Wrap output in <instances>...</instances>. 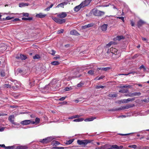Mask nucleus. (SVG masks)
I'll use <instances>...</instances> for the list:
<instances>
[{
  "instance_id": "obj_1",
  "label": "nucleus",
  "mask_w": 149,
  "mask_h": 149,
  "mask_svg": "<svg viewBox=\"0 0 149 149\" xmlns=\"http://www.w3.org/2000/svg\"><path fill=\"white\" fill-rule=\"evenodd\" d=\"M93 14L95 16H100L104 14V12L98 10L96 8H94L92 10Z\"/></svg>"
},
{
  "instance_id": "obj_2",
  "label": "nucleus",
  "mask_w": 149,
  "mask_h": 149,
  "mask_svg": "<svg viewBox=\"0 0 149 149\" xmlns=\"http://www.w3.org/2000/svg\"><path fill=\"white\" fill-rule=\"evenodd\" d=\"M53 138L52 137H47L46 138L41 139L40 142L44 144H47L52 141Z\"/></svg>"
},
{
  "instance_id": "obj_3",
  "label": "nucleus",
  "mask_w": 149,
  "mask_h": 149,
  "mask_svg": "<svg viewBox=\"0 0 149 149\" xmlns=\"http://www.w3.org/2000/svg\"><path fill=\"white\" fill-rule=\"evenodd\" d=\"M91 141L90 140H78L77 141V143L79 145L82 146H85L88 143H90Z\"/></svg>"
},
{
  "instance_id": "obj_4",
  "label": "nucleus",
  "mask_w": 149,
  "mask_h": 149,
  "mask_svg": "<svg viewBox=\"0 0 149 149\" xmlns=\"http://www.w3.org/2000/svg\"><path fill=\"white\" fill-rule=\"evenodd\" d=\"M53 19L56 23L59 24H62L64 23L66 21L65 19H61L56 17L53 18Z\"/></svg>"
},
{
  "instance_id": "obj_5",
  "label": "nucleus",
  "mask_w": 149,
  "mask_h": 149,
  "mask_svg": "<svg viewBox=\"0 0 149 149\" xmlns=\"http://www.w3.org/2000/svg\"><path fill=\"white\" fill-rule=\"evenodd\" d=\"M91 1V0H85L80 4V5H81L83 8L87 6L89 4Z\"/></svg>"
},
{
  "instance_id": "obj_6",
  "label": "nucleus",
  "mask_w": 149,
  "mask_h": 149,
  "mask_svg": "<svg viewBox=\"0 0 149 149\" xmlns=\"http://www.w3.org/2000/svg\"><path fill=\"white\" fill-rule=\"evenodd\" d=\"M88 73L91 75H93L94 74H98L99 72L96 70V69H94L93 70L89 71Z\"/></svg>"
},
{
  "instance_id": "obj_7",
  "label": "nucleus",
  "mask_w": 149,
  "mask_h": 149,
  "mask_svg": "<svg viewBox=\"0 0 149 149\" xmlns=\"http://www.w3.org/2000/svg\"><path fill=\"white\" fill-rule=\"evenodd\" d=\"M134 100V98L132 99L129 98L127 99H124L120 100L122 103H127L130 101H132Z\"/></svg>"
},
{
  "instance_id": "obj_8",
  "label": "nucleus",
  "mask_w": 149,
  "mask_h": 149,
  "mask_svg": "<svg viewBox=\"0 0 149 149\" xmlns=\"http://www.w3.org/2000/svg\"><path fill=\"white\" fill-rule=\"evenodd\" d=\"M146 22L140 19L137 22V26L139 28H140L143 25L145 24Z\"/></svg>"
},
{
  "instance_id": "obj_9",
  "label": "nucleus",
  "mask_w": 149,
  "mask_h": 149,
  "mask_svg": "<svg viewBox=\"0 0 149 149\" xmlns=\"http://www.w3.org/2000/svg\"><path fill=\"white\" fill-rule=\"evenodd\" d=\"M67 16V14L66 13L63 12L59 14L57 16L60 18H64L65 17Z\"/></svg>"
},
{
  "instance_id": "obj_10",
  "label": "nucleus",
  "mask_w": 149,
  "mask_h": 149,
  "mask_svg": "<svg viewBox=\"0 0 149 149\" xmlns=\"http://www.w3.org/2000/svg\"><path fill=\"white\" fill-rule=\"evenodd\" d=\"M31 121L30 120H25L21 121L20 123L21 124L23 125H28L31 124Z\"/></svg>"
},
{
  "instance_id": "obj_11",
  "label": "nucleus",
  "mask_w": 149,
  "mask_h": 149,
  "mask_svg": "<svg viewBox=\"0 0 149 149\" xmlns=\"http://www.w3.org/2000/svg\"><path fill=\"white\" fill-rule=\"evenodd\" d=\"M70 34L72 35H74L77 36L80 35L76 30H74L71 31L70 32Z\"/></svg>"
},
{
  "instance_id": "obj_12",
  "label": "nucleus",
  "mask_w": 149,
  "mask_h": 149,
  "mask_svg": "<svg viewBox=\"0 0 149 149\" xmlns=\"http://www.w3.org/2000/svg\"><path fill=\"white\" fill-rule=\"evenodd\" d=\"M14 117L12 116H10L8 117V120L13 124L16 125L17 124L13 120Z\"/></svg>"
},
{
  "instance_id": "obj_13",
  "label": "nucleus",
  "mask_w": 149,
  "mask_h": 149,
  "mask_svg": "<svg viewBox=\"0 0 149 149\" xmlns=\"http://www.w3.org/2000/svg\"><path fill=\"white\" fill-rule=\"evenodd\" d=\"M110 69V68L109 67H106V68H98L96 69V70L97 71H99L100 70H102L104 71H107L109 70Z\"/></svg>"
},
{
  "instance_id": "obj_14",
  "label": "nucleus",
  "mask_w": 149,
  "mask_h": 149,
  "mask_svg": "<svg viewBox=\"0 0 149 149\" xmlns=\"http://www.w3.org/2000/svg\"><path fill=\"white\" fill-rule=\"evenodd\" d=\"M46 14H43L42 13H40L36 14V17L39 18H42L45 17L46 16Z\"/></svg>"
},
{
  "instance_id": "obj_15",
  "label": "nucleus",
  "mask_w": 149,
  "mask_h": 149,
  "mask_svg": "<svg viewBox=\"0 0 149 149\" xmlns=\"http://www.w3.org/2000/svg\"><path fill=\"white\" fill-rule=\"evenodd\" d=\"M108 26L107 24H104L101 26V29L102 31H105L107 29Z\"/></svg>"
},
{
  "instance_id": "obj_16",
  "label": "nucleus",
  "mask_w": 149,
  "mask_h": 149,
  "mask_svg": "<svg viewBox=\"0 0 149 149\" xmlns=\"http://www.w3.org/2000/svg\"><path fill=\"white\" fill-rule=\"evenodd\" d=\"M110 51L111 53L115 54H117V50L115 48L111 47L110 49Z\"/></svg>"
},
{
  "instance_id": "obj_17",
  "label": "nucleus",
  "mask_w": 149,
  "mask_h": 149,
  "mask_svg": "<svg viewBox=\"0 0 149 149\" xmlns=\"http://www.w3.org/2000/svg\"><path fill=\"white\" fill-rule=\"evenodd\" d=\"M28 148L27 146H17L16 149H27Z\"/></svg>"
},
{
  "instance_id": "obj_18",
  "label": "nucleus",
  "mask_w": 149,
  "mask_h": 149,
  "mask_svg": "<svg viewBox=\"0 0 149 149\" xmlns=\"http://www.w3.org/2000/svg\"><path fill=\"white\" fill-rule=\"evenodd\" d=\"M96 118L95 117H93L92 116L91 117L89 118H87L84 120L85 121H91L93 120L94 119Z\"/></svg>"
},
{
  "instance_id": "obj_19",
  "label": "nucleus",
  "mask_w": 149,
  "mask_h": 149,
  "mask_svg": "<svg viewBox=\"0 0 149 149\" xmlns=\"http://www.w3.org/2000/svg\"><path fill=\"white\" fill-rule=\"evenodd\" d=\"M82 8L83 7H82V6H81V5H80V4L79 5L76 6L74 8V10L75 11L78 12V11H79V10L81 8Z\"/></svg>"
},
{
  "instance_id": "obj_20",
  "label": "nucleus",
  "mask_w": 149,
  "mask_h": 149,
  "mask_svg": "<svg viewBox=\"0 0 149 149\" xmlns=\"http://www.w3.org/2000/svg\"><path fill=\"white\" fill-rule=\"evenodd\" d=\"M74 139H70L68 141H66L65 143L66 145H70L74 141Z\"/></svg>"
},
{
  "instance_id": "obj_21",
  "label": "nucleus",
  "mask_w": 149,
  "mask_h": 149,
  "mask_svg": "<svg viewBox=\"0 0 149 149\" xmlns=\"http://www.w3.org/2000/svg\"><path fill=\"white\" fill-rule=\"evenodd\" d=\"M127 109L126 105L123 106H122L121 107L119 108H118L117 109H114V110L113 109V110H112V111H118V110H123V109Z\"/></svg>"
},
{
  "instance_id": "obj_22",
  "label": "nucleus",
  "mask_w": 149,
  "mask_h": 149,
  "mask_svg": "<svg viewBox=\"0 0 149 149\" xmlns=\"http://www.w3.org/2000/svg\"><path fill=\"white\" fill-rule=\"evenodd\" d=\"M107 149H119V148L116 145H113L110 148H107Z\"/></svg>"
},
{
  "instance_id": "obj_23",
  "label": "nucleus",
  "mask_w": 149,
  "mask_h": 149,
  "mask_svg": "<svg viewBox=\"0 0 149 149\" xmlns=\"http://www.w3.org/2000/svg\"><path fill=\"white\" fill-rule=\"evenodd\" d=\"M29 4L27 3H19V6L20 7H22L25 6H28L29 5Z\"/></svg>"
},
{
  "instance_id": "obj_24",
  "label": "nucleus",
  "mask_w": 149,
  "mask_h": 149,
  "mask_svg": "<svg viewBox=\"0 0 149 149\" xmlns=\"http://www.w3.org/2000/svg\"><path fill=\"white\" fill-rule=\"evenodd\" d=\"M119 93H129V91L127 89H123L120 90L119 91Z\"/></svg>"
},
{
  "instance_id": "obj_25",
  "label": "nucleus",
  "mask_w": 149,
  "mask_h": 149,
  "mask_svg": "<svg viewBox=\"0 0 149 149\" xmlns=\"http://www.w3.org/2000/svg\"><path fill=\"white\" fill-rule=\"evenodd\" d=\"M133 96H139L141 95V93L140 92H134L132 93Z\"/></svg>"
},
{
  "instance_id": "obj_26",
  "label": "nucleus",
  "mask_w": 149,
  "mask_h": 149,
  "mask_svg": "<svg viewBox=\"0 0 149 149\" xmlns=\"http://www.w3.org/2000/svg\"><path fill=\"white\" fill-rule=\"evenodd\" d=\"M33 59H39L41 58V56L40 55L38 54H36L34 56H33Z\"/></svg>"
},
{
  "instance_id": "obj_27",
  "label": "nucleus",
  "mask_w": 149,
  "mask_h": 149,
  "mask_svg": "<svg viewBox=\"0 0 149 149\" xmlns=\"http://www.w3.org/2000/svg\"><path fill=\"white\" fill-rule=\"evenodd\" d=\"M117 94L116 93L115 94H110L108 95V96L110 97H115L117 96Z\"/></svg>"
},
{
  "instance_id": "obj_28",
  "label": "nucleus",
  "mask_w": 149,
  "mask_h": 149,
  "mask_svg": "<svg viewBox=\"0 0 149 149\" xmlns=\"http://www.w3.org/2000/svg\"><path fill=\"white\" fill-rule=\"evenodd\" d=\"M66 147H54L50 149H64L66 148Z\"/></svg>"
},
{
  "instance_id": "obj_29",
  "label": "nucleus",
  "mask_w": 149,
  "mask_h": 149,
  "mask_svg": "<svg viewBox=\"0 0 149 149\" xmlns=\"http://www.w3.org/2000/svg\"><path fill=\"white\" fill-rule=\"evenodd\" d=\"M131 87V86L130 85L126 86V85H124L120 86V88H130Z\"/></svg>"
},
{
  "instance_id": "obj_30",
  "label": "nucleus",
  "mask_w": 149,
  "mask_h": 149,
  "mask_svg": "<svg viewBox=\"0 0 149 149\" xmlns=\"http://www.w3.org/2000/svg\"><path fill=\"white\" fill-rule=\"evenodd\" d=\"M20 58L22 60H25L27 58V57L25 55L21 54L20 55Z\"/></svg>"
},
{
  "instance_id": "obj_31",
  "label": "nucleus",
  "mask_w": 149,
  "mask_h": 149,
  "mask_svg": "<svg viewBox=\"0 0 149 149\" xmlns=\"http://www.w3.org/2000/svg\"><path fill=\"white\" fill-rule=\"evenodd\" d=\"M84 120V119L83 118H79L74 119L73 120V121L75 122H81L83 121Z\"/></svg>"
},
{
  "instance_id": "obj_32",
  "label": "nucleus",
  "mask_w": 149,
  "mask_h": 149,
  "mask_svg": "<svg viewBox=\"0 0 149 149\" xmlns=\"http://www.w3.org/2000/svg\"><path fill=\"white\" fill-rule=\"evenodd\" d=\"M52 143L54 145H58L60 144V143L59 142L57 141H52Z\"/></svg>"
},
{
  "instance_id": "obj_33",
  "label": "nucleus",
  "mask_w": 149,
  "mask_h": 149,
  "mask_svg": "<svg viewBox=\"0 0 149 149\" xmlns=\"http://www.w3.org/2000/svg\"><path fill=\"white\" fill-rule=\"evenodd\" d=\"M59 62L57 61H54L51 62V64L53 65H57L59 64Z\"/></svg>"
},
{
  "instance_id": "obj_34",
  "label": "nucleus",
  "mask_w": 149,
  "mask_h": 149,
  "mask_svg": "<svg viewBox=\"0 0 149 149\" xmlns=\"http://www.w3.org/2000/svg\"><path fill=\"white\" fill-rule=\"evenodd\" d=\"M4 88H10L11 87V85L8 84H5L3 85Z\"/></svg>"
},
{
  "instance_id": "obj_35",
  "label": "nucleus",
  "mask_w": 149,
  "mask_h": 149,
  "mask_svg": "<svg viewBox=\"0 0 149 149\" xmlns=\"http://www.w3.org/2000/svg\"><path fill=\"white\" fill-rule=\"evenodd\" d=\"M40 119L38 118H36L35 120V121L36 123V124H38L40 122Z\"/></svg>"
},
{
  "instance_id": "obj_36",
  "label": "nucleus",
  "mask_w": 149,
  "mask_h": 149,
  "mask_svg": "<svg viewBox=\"0 0 149 149\" xmlns=\"http://www.w3.org/2000/svg\"><path fill=\"white\" fill-rule=\"evenodd\" d=\"M126 106L127 109H128L133 107L134 106V104H128Z\"/></svg>"
},
{
  "instance_id": "obj_37",
  "label": "nucleus",
  "mask_w": 149,
  "mask_h": 149,
  "mask_svg": "<svg viewBox=\"0 0 149 149\" xmlns=\"http://www.w3.org/2000/svg\"><path fill=\"white\" fill-rule=\"evenodd\" d=\"M32 19V17H30L28 18L23 17L22 19L24 20H31Z\"/></svg>"
},
{
  "instance_id": "obj_38",
  "label": "nucleus",
  "mask_w": 149,
  "mask_h": 149,
  "mask_svg": "<svg viewBox=\"0 0 149 149\" xmlns=\"http://www.w3.org/2000/svg\"><path fill=\"white\" fill-rule=\"evenodd\" d=\"M105 77L104 76H101L100 77H97L95 79V80H99L101 79H102Z\"/></svg>"
},
{
  "instance_id": "obj_39",
  "label": "nucleus",
  "mask_w": 149,
  "mask_h": 149,
  "mask_svg": "<svg viewBox=\"0 0 149 149\" xmlns=\"http://www.w3.org/2000/svg\"><path fill=\"white\" fill-rule=\"evenodd\" d=\"M105 86L102 85L96 86L95 88L96 89H99L100 88H103Z\"/></svg>"
},
{
  "instance_id": "obj_40",
  "label": "nucleus",
  "mask_w": 149,
  "mask_h": 149,
  "mask_svg": "<svg viewBox=\"0 0 149 149\" xmlns=\"http://www.w3.org/2000/svg\"><path fill=\"white\" fill-rule=\"evenodd\" d=\"M128 147L130 148H133L134 149H136V148H137V146L135 145H129L128 146Z\"/></svg>"
},
{
  "instance_id": "obj_41",
  "label": "nucleus",
  "mask_w": 149,
  "mask_h": 149,
  "mask_svg": "<svg viewBox=\"0 0 149 149\" xmlns=\"http://www.w3.org/2000/svg\"><path fill=\"white\" fill-rule=\"evenodd\" d=\"M18 72L19 73L22 74H25L26 73L23 70L21 69H18Z\"/></svg>"
},
{
  "instance_id": "obj_42",
  "label": "nucleus",
  "mask_w": 149,
  "mask_h": 149,
  "mask_svg": "<svg viewBox=\"0 0 149 149\" xmlns=\"http://www.w3.org/2000/svg\"><path fill=\"white\" fill-rule=\"evenodd\" d=\"M18 87L17 86H12L10 88L11 90L13 89L14 90H16L17 88Z\"/></svg>"
},
{
  "instance_id": "obj_43",
  "label": "nucleus",
  "mask_w": 149,
  "mask_h": 149,
  "mask_svg": "<svg viewBox=\"0 0 149 149\" xmlns=\"http://www.w3.org/2000/svg\"><path fill=\"white\" fill-rule=\"evenodd\" d=\"M123 37L121 36H117L116 38V39L117 40H120L122 39Z\"/></svg>"
},
{
  "instance_id": "obj_44",
  "label": "nucleus",
  "mask_w": 149,
  "mask_h": 149,
  "mask_svg": "<svg viewBox=\"0 0 149 149\" xmlns=\"http://www.w3.org/2000/svg\"><path fill=\"white\" fill-rule=\"evenodd\" d=\"M14 148V146H6L5 149H13Z\"/></svg>"
},
{
  "instance_id": "obj_45",
  "label": "nucleus",
  "mask_w": 149,
  "mask_h": 149,
  "mask_svg": "<svg viewBox=\"0 0 149 149\" xmlns=\"http://www.w3.org/2000/svg\"><path fill=\"white\" fill-rule=\"evenodd\" d=\"M95 149H107V148H105V146H102L101 147H98L97 148H96Z\"/></svg>"
},
{
  "instance_id": "obj_46",
  "label": "nucleus",
  "mask_w": 149,
  "mask_h": 149,
  "mask_svg": "<svg viewBox=\"0 0 149 149\" xmlns=\"http://www.w3.org/2000/svg\"><path fill=\"white\" fill-rule=\"evenodd\" d=\"M0 73L2 77H4L5 75V72L3 71H1Z\"/></svg>"
},
{
  "instance_id": "obj_47",
  "label": "nucleus",
  "mask_w": 149,
  "mask_h": 149,
  "mask_svg": "<svg viewBox=\"0 0 149 149\" xmlns=\"http://www.w3.org/2000/svg\"><path fill=\"white\" fill-rule=\"evenodd\" d=\"M83 85H84V84L83 83L80 82L79 84H77V86L78 87H82V86Z\"/></svg>"
},
{
  "instance_id": "obj_48",
  "label": "nucleus",
  "mask_w": 149,
  "mask_h": 149,
  "mask_svg": "<svg viewBox=\"0 0 149 149\" xmlns=\"http://www.w3.org/2000/svg\"><path fill=\"white\" fill-rule=\"evenodd\" d=\"M64 5H63V3H61L59 4H58L57 6V7H59L63 8L64 7Z\"/></svg>"
},
{
  "instance_id": "obj_49",
  "label": "nucleus",
  "mask_w": 149,
  "mask_h": 149,
  "mask_svg": "<svg viewBox=\"0 0 149 149\" xmlns=\"http://www.w3.org/2000/svg\"><path fill=\"white\" fill-rule=\"evenodd\" d=\"M64 32V30L63 29H61L60 30H58L57 32L58 34H60L63 33Z\"/></svg>"
},
{
  "instance_id": "obj_50",
  "label": "nucleus",
  "mask_w": 149,
  "mask_h": 149,
  "mask_svg": "<svg viewBox=\"0 0 149 149\" xmlns=\"http://www.w3.org/2000/svg\"><path fill=\"white\" fill-rule=\"evenodd\" d=\"M124 96H125L133 97L132 93L125 94Z\"/></svg>"
},
{
  "instance_id": "obj_51",
  "label": "nucleus",
  "mask_w": 149,
  "mask_h": 149,
  "mask_svg": "<svg viewBox=\"0 0 149 149\" xmlns=\"http://www.w3.org/2000/svg\"><path fill=\"white\" fill-rule=\"evenodd\" d=\"M139 68L140 69H142V68L143 69V70L144 71H145L146 70V68L143 65H141L140 66Z\"/></svg>"
},
{
  "instance_id": "obj_52",
  "label": "nucleus",
  "mask_w": 149,
  "mask_h": 149,
  "mask_svg": "<svg viewBox=\"0 0 149 149\" xmlns=\"http://www.w3.org/2000/svg\"><path fill=\"white\" fill-rule=\"evenodd\" d=\"M55 53L56 52L54 50H52L51 51V52L50 53L51 54H52L53 55H54L55 54Z\"/></svg>"
},
{
  "instance_id": "obj_53",
  "label": "nucleus",
  "mask_w": 149,
  "mask_h": 149,
  "mask_svg": "<svg viewBox=\"0 0 149 149\" xmlns=\"http://www.w3.org/2000/svg\"><path fill=\"white\" fill-rule=\"evenodd\" d=\"M65 79L68 81H69L72 79V77L71 76H69L68 77H65Z\"/></svg>"
},
{
  "instance_id": "obj_54",
  "label": "nucleus",
  "mask_w": 149,
  "mask_h": 149,
  "mask_svg": "<svg viewBox=\"0 0 149 149\" xmlns=\"http://www.w3.org/2000/svg\"><path fill=\"white\" fill-rule=\"evenodd\" d=\"M93 24L92 23L89 24L87 25H86L88 28H89V27H92V26H93Z\"/></svg>"
},
{
  "instance_id": "obj_55",
  "label": "nucleus",
  "mask_w": 149,
  "mask_h": 149,
  "mask_svg": "<svg viewBox=\"0 0 149 149\" xmlns=\"http://www.w3.org/2000/svg\"><path fill=\"white\" fill-rule=\"evenodd\" d=\"M131 24V26H134L135 25V23L132 20H130Z\"/></svg>"
},
{
  "instance_id": "obj_56",
  "label": "nucleus",
  "mask_w": 149,
  "mask_h": 149,
  "mask_svg": "<svg viewBox=\"0 0 149 149\" xmlns=\"http://www.w3.org/2000/svg\"><path fill=\"white\" fill-rule=\"evenodd\" d=\"M23 15L25 17H28L29 16V14L27 13H23Z\"/></svg>"
},
{
  "instance_id": "obj_57",
  "label": "nucleus",
  "mask_w": 149,
  "mask_h": 149,
  "mask_svg": "<svg viewBox=\"0 0 149 149\" xmlns=\"http://www.w3.org/2000/svg\"><path fill=\"white\" fill-rule=\"evenodd\" d=\"M66 97H62L61 98H60L58 99V100L59 101H63L64 100L65 98Z\"/></svg>"
},
{
  "instance_id": "obj_58",
  "label": "nucleus",
  "mask_w": 149,
  "mask_h": 149,
  "mask_svg": "<svg viewBox=\"0 0 149 149\" xmlns=\"http://www.w3.org/2000/svg\"><path fill=\"white\" fill-rule=\"evenodd\" d=\"M12 19V18L10 17L9 16H8L5 18V19H4V20H9L11 19Z\"/></svg>"
},
{
  "instance_id": "obj_59",
  "label": "nucleus",
  "mask_w": 149,
  "mask_h": 149,
  "mask_svg": "<svg viewBox=\"0 0 149 149\" xmlns=\"http://www.w3.org/2000/svg\"><path fill=\"white\" fill-rule=\"evenodd\" d=\"M117 18H119L120 19H121L123 22L124 21V17H118Z\"/></svg>"
},
{
  "instance_id": "obj_60",
  "label": "nucleus",
  "mask_w": 149,
  "mask_h": 149,
  "mask_svg": "<svg viewBox=\"0 0 149 149\" xmlns=\"http://www.w3.org/2000/svg\"><path fill=\"white\" fill-rule=\"evenodd\" d=\"M135 72H130L129 73H128L127 74H122L121 75H128V74H133V73H135Z\"/></svg>"
},
{
  "instance_id": "obj_61",
  "label": "nucleus",
  "mask_w": 149,
  "mask_h": 149,
  "mask_svg": "<svg viewBox=\"0 0 149 149\" xmlns=\"http://www.w3.org/2000/svg\"><path fill=\"white\" fill-rule=\"evenodd\" d=\"M65 90L66 91H69L70 90V89L69 87H66L65 89Z\"/></svg>"
},
{
  "instance_id": "obj_62",
  "label": "nucleus",
  "mask_w": 149,
  "mask_h": 149,
  "mask_svg": "<svg viewBox=\"0 0 149 149\" xmlns=\"http://www.w3.org/2000/svg\"><path fill=\"white\" fill-rule=\"evenodd\" d=\"M19 20V18H15V19H14L13 21L14 22H17V21H18Z\"/></svg>"
},
{
  "instance_id": "obj_63",
  "label": "nucleus",
  "mask_w": 149,
  "mask_h": 149,
  "mask_svg": "<svg viewBox=\"0 0 149 149\" xmlns=\"http://www.w3.org/2000/svg\"><path fill=\"white\" fill-rule=\"evenodd\" d=\"M74 116V118H79L80 117V116H79L78 115H75Z\"/></svg>"
},
{
  "instance_id": "obj_64",
  "label": "nucleus",
  "mask_w": 149,
  "mask_h": 149,
  "mask_svg": "<svg viewBox=\"0 0 149 149\" xmlns=\"http://www.w3.org/2000/svg\"><path fill=\"white\" fill-rule=\"evenodd\" d=\"M138 56V55L137 54H136L133 57V58H135L136 57H137Z\"/></svg>"
}]
</instances>
